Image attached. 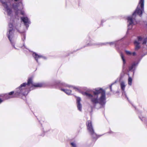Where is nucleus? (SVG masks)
<instances>
[{"instance_id": "obj_16", "label": "nucleus", "mask_w": 147, "mask_h": 147, "mask_svg": "<svg viewBox=\"0 0 147 147\" xmlns=\"http://www.w3.org/2000/svg\"><path fill=\"white\" fill-rule=\"evenodd\" d=\"M61 90L65 92L66 94H70L71 93V90H65L63 89H61Z\"/></svg>"}, {"instance_id": "obj_8", "label": "nucleus", "mask_w": 147, "mask_h": 147, "mask_svg": "<svg viewBox=\"0 0 147 147\" xmlns=\"http://www.w3.org/2000/svg\"><path fill=\"white\" fill-rule=\"evenodd\" d=\"M127 20L128 29H131L132 28V26L133 23V17L131 16L128 17L127 18Z\"/></svg>"}, {"instance_id": "obj_22", "label": "nucleus", "mask_w": 147, "mask_h": 147, "mask_svg": "<svg viewBox=\"0 0 147 147\" xmlns=\"http://www.w3.org/2000/svg\"><path fill=\"white\" fill-rule=\"evenodd\" d=\"M70 144L71 146L73 147H76V144L74 142H71Z\"/></svg>"}, {"instance_id": "obj_5", "label": "nucleus", "mask_w": 147, "mask_h": 147, "mask_svg": "<svg viewBox=\"0 0 147 147\" xmlns=\"http://www.w3.org/2000/svg\"><path fill=\"white\" fill-rule=\"evenodd\" d=\"M86 124L88 129L92 138H97V135L95 133L94 130L93 129L91 121L90 120L88 121L87 122Z\"/></svg>"}, {"instance_id": "obj_17", "label": "nucleus", "mask_w": 147, "mask_h": 147, "mask_svg": "<svg viewBox=\"0 0 147 147\" xmlns=\"http://www.w3.org/2000/svg\"><path fill=\"white\" fill-rule=\"evenodd\" d=\"M121 86L122 90L124 91L125 90V83L124 82H121L120 84Z\"/></svg>"}, {"instance_id": "obj_23", "label": "nucleus", "mask_w": 147, "mask_h": 147, "mask_svg": "<svg viewBox=\"0 0 147 147\" xmlns=\"http://www.w3.org/2000/svg\"><path fill=\"white\" fill-rule=\"evenodd\" d=\"M9 28H10V29H13L12 27L13 26V25L11 23H9Z\"/></svg>"}, {"instance_id": "obj_7", "label": "nucleus", "mask_w": 147, "mask_h": 147, "mask_svg": "<svg viewBox=\"0 0 147 147\" xmlns=\"http://www.w3.org/2000/svg\"><path fill=\"white\" fill-rule=\"evenodd\" d=\"M147 41V38L144 37H142L140 36H138V37L137 42H139L140 44H142L143 45L146 44Z\"/></svg>"}, {"instance_id": "obj_24", "label": "nucleus", "mask_w": 147, "mask_h": 147, "mask_svg": "<svg viewBox=\"0 0 147 147\" xmlns=\"http://www.w3.org/2000/svg\"><path fill=\"white\" fill-rule=\"evenodd\" d=\"M113 84H111V85L110 86V90H111V91H112V85H113Z\"/></svg>"}, {"instance_id": "obj_12", "label": "nucleus", "mask_w": 147, "mask_h": 147, "mask_svg": "<svg viewBox=\"0 0 147 147\" xmlns=\"http://www.w3.org/2000/svg\"><path fill=\"white\" fill-rule=\"evenodd\" d=\"M4 7L6 8L8 15L10 16L12 13V11L11 9L9 8L8 6L6 4H4Z\"/></svg>"}, {"instance_id": "obj_2", "label": "nucleus", "mask_w": 147, "mask_h": 147, "mask_svg": "<svg viewBox=\"0 0 147 147\" xmlns=\"http://www.w3.org/2000/svg\"><path fill=\"white\" fill-rule=\"evenodd\" d=\"M31 85L32 86H34L35 87H41L43 86V84L41 83L34 84L32 82V79L31 78H30L28 79V82L27 83H24L21 85L19 87V90L16 93L17 94H18L21 93H23V87H25L26 85L28 86Z\"/></svg>"}, {"instance_id": "obj_20", "label": "nucleus", "mask_w": 147, "mask_h": 147, "mask_svg": "<svg viewBox=\"0 0 147 147\" xmlns=\"http://www.w3.org/2000/svg\"><path fill=\"white\" fill-rule=\"evenodd\" d=\"M128 84L130 85H131V82L132 81V79L131 77H129L128 78Z\"/></svg>"}, {"instance_id": "obj_18", "label": "nucleus", "mask_w": 147, "mask_h": 147, "mask_svg": "<svg viewBox=\"0 0 147 147\" xmlns=\"http://www.w3.org/2000/svg\"><path fill=\"white\" fill-rule=\"evenodd\" d=\"M120 55L121 57V58L123 61V63L124 64H125V59L124 58V56L123 54V53H120Z\"/></svg>"}, {"instance_id": "obj_25", "label": "nucleus", "mask_w": 147, "mask_h": 147, "mask_svg": "<svg viewBox=\"0 0 147 147\" xmlns=\"http://www.w3.org/2000/svg\"><path fill=\"white\" fill-rule=\"evenodd\" d=\"M132 54L133 56H135L136 55V53L135 52H134L133 53H132Z\"/></svg>"}, {"instance_id": "obj_26", "label": "nucleus", "mask_w": 147, "mask_h": 147, "mask_svg": "<svg viewBox=\"0 0 147 147\" xmlns=\"http://www.w3.org/2000/svg\"><path fill=\"white\" fill-rule=\"evenodd\" d=\"M109 44H110V45H111L113 44H114V42H111L109 43Z\"/></svg>"}, {"instance_id": "obj_19", "label": "nucleus", "mask_w": 147, "mask_h": 147, "mask_svg": "<svg viewBox=\"0 0 147 147\" xmlns=\"http://www.w3.org/2000/svg\"><path fill=\"white\" fill-rule=\"evenodd\" d=\"M135 65L136 63H134L132 64L131 66H129V71H131L132 70Z\"/></svg>"}, {"instance_id": "obj_6", "label": "nucleus", "mask_w": 147, "mask_h": 147, "mask_svg": "<svg viewBox=\"0 0 147 147\" xmlns=\"http://www.w3.org/2000/svg\"><path fill=\"white\" fill-rule=\"evenodd\" d=\"M14 30L13 29H10L9 30L8 33L7 34V36L9 40L11 42L12 45L14 46V44L12 42V39L13 37Z\"/></svg>"}, {"instance_id": "obj_13", "label": "nucleus", "mask_w": 147, "mask_h": 147, "mask_svg": "<svg viewBox=\"0 0 147 147\" xmlns=\"http://www.w3.org/2000/svg\"><path fill=\"white\" fill-rule=\"evenodd\" d=\"M134 44L135 45V49L136 50H138L140 48V46L137 40L135 41L134 42Z\"/></svg>"}, {"instance_id": "obj_4", "label": "nucleus", "mask_w": 147, "mask_h": 147, "mask_svg": "<svg viewBox=\"0 0 147 147\" xmlns=\"http://www.w3.org/2000/svg\"><path fill=\"white\" fill-rule=\"evenodd\" d=\"M13 6L14 9L16 11V13L17 15L20 13L22 15H24V11L21 10L23 8V5L21 2L18 4H13Z\"/></svg>"}, {"instance_id": "obj_21", "label": "nucleus", "mask_w": 147, "mask_h": 147, "mask_svg": "<svg viewBox=\"0 0 147 147\" xmlns=\"http://www.w3.org/2000/svg\"><path fill=\"white\" fill-rule=\"evenodd\" d=\"M125 52L128 55H132V53L130 51L126 50L125 51Z\"/></svg>"}, {"instance_id": "obj_3", "label": "nucleus", "mask_w": 147, "mask_h": 147, "mask_svg": "<svg viewBox=\"0 0 147 147\" xmlns=\"http://www.w3.org/2000/svg\"><path fill=\"white\" fill-rule=\"evenodd\" d=\"M144 0H140L136 9L132 14L133 16H135L136 13L141 16L144 11Z\"/></svg>"}, {"instance_id": "obj_10", "label": "nucleus", "mask_w": 147, "mask_h": 147, "mask_svg": "<svg viewBox=\"0 0 147 147\" xmlns=\"http://www.w3.org/2000/svg\"><path fill=\"white\" fill-rule=\"evenodd\" d=\"M81 99L80 98L78 97L77 99V106L78 109L80 111H82V106L80 103Z\"/></svg>"}, {"instance_id": "obj_14", "label": "nucleus", "mask_w": 147, "mask_h": 147, "mask_svg": "<svg viewBox=\"0 0 147 147\" xmlns=\"http://www.w3.org/2000/svg\"><path fill=\"white\" fill-rule=\"evenodd\" d=\"M33 56L34 57L35 59L36 60L37 62L38 63V58H44V57L41 55H37L36 53H34L33 54Z\"/></svg>"}, {"instance_id": "obj_1", "label": "nucleus", "mask_w": 147, "mask_h": 147, "mask_svg": "<svg viewBox=\"0 0 147 147\" xmlns=\"http://www.w3.org/2000/svg\"><path fill=\"white\" fill-rule=\"evenodd\" d=\"M93 95L86 92L83 93V94L88 96L91 100L93 104L99 103L102 106H104L106 103L105 92L101 88L95 89L93 91Z\"/></svg>"}, {"instance_id": "obj_11", "label": "nucleus", "mask_w": 147, "mask_h": 147, "mask_svg": "<svg viewBox=\"0 0 147 147\" xmlns=\"http://www.w3.org/2000/svg\"><path fill=\"white\" fill-rule=\"evenodd\" d=\"M14 93L13 91H12L9 92L8 94H4V96L5 99H8L14 97L13 96H10L12 95Z\"/></svg>"}, {"instance_id": "obj_9", "label": "nucleus", "mask_w": 147, "mask_h": 147, "mask_svg": "<svg viewBox=\"0 0 147 147\" xmlns=\"http://www.w3.org/2000/svg\"><path fill=\"white\" fill-rule=\"evenodd\" d=\"M21 19L24 23L26 27L28 28L29 26L28 24L30 23V22L28 18L27 17H22L21 18Z\"/></svg>"}, {"instance_id": "obj_27", "label": "nucleus", "mask_w": 147, "mask_h": 147, "mask_svg": "<svg viewBox=\"0 0 147 147\" xmlns=\"http://www.w3.org/2000/svg\"><path fill=\"white\" fill-rule=\"evenodd\" d=\"M18 0H15V1H18Z\"/></svg>"}, {"instance_id": "obj_15", "label": "nucleus", "mask_w": 147, "mask_h": 147, "mask_svg": "<svg viewBox=\"0 0 147 147\" xmlns=\"http://www.w3.org/2000/svg\"><path fill=\"white\" fill-rule=\"evenodd\" d=\"M63 86H65V87H72L74 89H76V90H78V88H77L76 87H74L72 86H71V85H67L66 84H65L64 83H62L61 84Z\"/></svg>"}]
</instances>
